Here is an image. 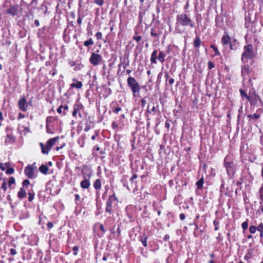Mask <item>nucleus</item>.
<instances>
[{"label":"nucleus","instance_id":"obj_34","mask_svg":"<svg viewBox=\"0 0 263 263\" xmlns=\"http://www.w3.org/2000/svg\"><path fill=\"white\" fill-rule=\"evenodd\" d=\"M257 229L260 232L263 233V223H260L257 227Z\"/></svg>","mask_w":263,"mask_h":263},{"label":"nucleus","instance_id":"obj_33","mask_svg":"<svg viewBox=\"0 0 263 263\" xmlns=\"http://www.w3.org/2000/svg\"><path fill=\"white\" fill-rule=\"evenodd\" d=\"M95 3L99 6H101L104 3V0H95Z\"/></svg>","mask_w":263,"mask_h":263},{"label":"nucleus","instance_id":"obj_18","mask_svg":"<svg viewBox=\"0 0 263 263\" xmlns=\"http://www.w3.org/2000/svg\"><path fill=\"white\" fill-rule=\"evenodd\" d=\"M26 196V191L23 189L21 188L20 190V191L17 193V197L19 198H23L25 197Z\"/></svg>","mask_w":263,"mask_h":263},{"label":"nucleus","instance_id":"obj_22","mask_svg":"<svg viewBox=\"0 0 263 263\" xmlns=\"http://www.w3.org/2000/svg\"><path fill=\"white\" fill-rule=\"evenodd\" d=\"M106 212L111 213V202L110 200L107 201L105 209Z\"/></svg>","mask_w":263,"mask_h":263},{"label":"nucleus","instance_id":"obj_59","mask_svg":"<svg viewBox=\"0 0 263 263\" xmlns=\"http://www.w3.org/2000/svg\"><path fill=\"white\" fill-rule=\"evenodd\" d=\"M100 228V230H101L103 232H105V229H104V227H103V224H101Z\"/></svg>","mask_w":263,"mask_h":263},{"label":"nucleus","instance_id":"obj_26","mask_svg":"<svg viewBox=\"0 0 263 263\" xmlns=\"http://www.w3.org/2000/svg\"><path fill=\"white\" fill-rule=\"evenodd\" d=\"M203 178H201L199 180H198L196 182V185L197 186V188L198 189H200L203 185Z\"/></svg>","mask_w":263,"mask_h":263},{"label":"nucleus","instance_id":"obj_45","mask_svg":"<svg viewBox=\"0 0 263 263\" xmlns=\"http://www.w3.org/2000/svg\"><path fill=\"white\" fill-rule=\"evenodd\" d=\"M73 251H74V253H73V254L74 255H76L77 254V251H78L79 250V247H77V246H74L73 249H72Z\"/></svg>","mask_w":263,"mask_h":263},{"label":"nucleus","instance_id":"obj_35","mask_svg":"<svg viewBox=\"0 0 263 263\" xmlns=\"http://www.w3.org/2000/svg\"><path fill=\"white\" fill-rule=\"evenodd\" d=\"M15 183V179L13 177H11L9 179V181L8 182L9 186H10V185L12 184H14Z\"/></svg>","mask_w":263,"mask_h":263},{"label":"nucleus","instance_id":"obj_36","mask_svg":"<svg viewBox=\"0 0 263 263\" xmlns=\"http://www.w3.org/2000/svg\"><path fill=\"white\" fill-rule=\"evenodd\" d=\"M151 35H152L155 37H157L158 36V34L155 32V29L153 28L151 29Z\"/></svg>","mask_w":263,"mask_h":263},{"label":"nucleus","instance_id":"obj_3","mask_svg":"<svg viewBox=\"0 0 263 263\" xmlns=\"http://www.w3.org/2000/svg\"><path fill=\"white\" fill-rule=\"evenodd\" d=\"M224 164L228 175L232 176L234 174L235 172L234 165L233 162L229 160L228 157H226L224 159Z\"/></svg>","mask_w":263,"mask_h":263},{"label":"nucleus","instance_id":"obj_2","mask_svg":"<svg viewBox=\"0 0 263 263\" xmlns=\"http://www.w3.org/2000/svg\"><path fill=\"white\" fill-rule=\"evenodd\" d=\"M127 83L128 86L132 89L134 96L135 95L136 93L139 92L140 89V85L134 78L129 77L127 79Z\"/></svg>","mask_w":263,"mask_h":263},{"label":"nucleus","instance_id":"obj_50","mask_svg":"<svg viewBox=\"0 0 263 263\" xmlns=\"http://www.w3.org/2000/svg\"><path fill=\"white\" fill-rule=\"evenodd\" d=\"M63 106L62 105H60L58 108L57 109V111L59 113V114H61L62 112V108H63Z\"/></svg>","mask_w":263,"mask_h":263},{"label":"nucleus","instance_id":"obj_30","mask_svg":"<svg viewBox=\"0 0 263 263\" xmlns=\"http://www.w3.org/2000/svg\"><path fill=\"white\" fill-rule=\"evenodd\" d=\"M14 172V170L12 167H8L7 170L6 171L7 174L11 175L13 174Z\"/></svg>","mask_w":263,"mask_h":263},{"label":"nucleus","instance_id":"obj_56","mask_svg":"<svg viewBox=\"0 0 263 263\" xmlns=\"http://www.w3.org/2000/svg\"><path fill=\"white\" fill-rule=\"evenodd\" d=\"M174 79L173 78H171V79H170L169 80H168V83H169V84L170 85H172L174 83Z\"/></svg>","mask_w":263,"mask_h":263},{"label":"nucleus","instance_id":"obj_8","mask_svg":"<svg viewBox=\"0 0 263 263\" xmlns=\"http://www.w3.org/2000/svg\"><path fill=\"white\" fill-rule=\"evenodd\" d=\"M221 43L224 45H230L231 49H233L232 45L231 44V39L227 33H225L223 34V35L221 39Z\"/></svg>","mask_w":263,"mask_h":263},{"label":"nucleus","instance_id":"obj_41","mask_svg":"<svg viewBox=\"0 0 263 263\" xmlns=\"http://www.w3.org/2000/svg\"><path fill=\"white\" fill-rule=\"evenodd\" d=\"M29 198L28 200L29 201H31L34 199V194L31 193H29Z\"/></svg>","mask_w":263,"mask_h":263},{"label":"nucleus","instance_id":"obj_46","mask_svg":"<svg viewBox=\"0 0 263 263\" xmlns=\"http://www.w3.org/2000/svg\"><path fill=\"white\" fill-rule=\"evenodd\" d=\"M33 13L31 10L29 11V13L26 15V16L28 17H33Z\"/></svg>","mask_w":263,"mask_h":263},{"label":"nucleus","instance_id":"obj_63","mask_svg":"<svg viewBox=\"0 0 263 263\" xmlns=\"http://www.w3.org/2000/svg\"><path fill=\"white\" fill-rule=\"evenodd\" d=\"M165 126L167 128L170 127V123L167 122H165Z\"/></svg>","mask_w":263,"mask_h":263},{"label":"nucleus","instance_id":"obj_37","mask_svg":"<svg viewBox=\"0 0 263 263\" xmlns=\"http://www.w3.org/2000/svg\"><path fill=\"white\" fill-rule=\"evenodd\" d=\"M208 68L210 69H212L214 67V64L212 61H209L208 63Z\"/></svg>","mask_w":263,"mask_h":263},{"label":"nucleus","instance_id":"obj_53","mask_svg":"<svg viewBox=\"0 0 263 263\" xmlns=\"http://www.w3.org/2000/svg\"><path fill=\"white\" fill-rule=\"evenodd\" d=\"M179 217H180V219L181 220H184L185 219V215L184 214L181 213V214H180Z\"/></svg>","mask_w":263,"mask_h":263},{"label":"nucleus","instance_id":"obj_55","mask_svg":"<svg viewBox=\"0 0 263 263\" xmlns=\"http://www.w3.org/2000/svg\"><path fill=\"white\" fill-rule=\"evenodd\" d=\"M53 224L52 222H49L48 223H47V227L49 228V229H51L53 227Z\"/></svg>","mask_w":263,"mask_h":263},{"label":"nucleus","instance_id":"obj_57","mask_svg":"<svg viewBox=\"0 0 263 263\" xmlns=\"http://www.w3.org/2000/svg\"><path fill=\"white\" fill-rule=\"evenodd\" d=\"M141 104H142V106L143 107H144L145 106V105L146 104V101L144 99H143L141 100Z\"/></svg>","mask_w":263,"mask_h":263},{"label":"nucleus","instance_id":"obj_5","mask_svg":"<svg viewBox=\"0 0 263 263\" xmlns=\"http://www.w3.org/2000/svg\"><path fill=\"white\" fill-rule=\"evenodd\" d=\"M102 58L101 55L96 53H92L89 58L90 63L93 65H98L102 61Z\"/></svg>","mask_w":263,"mask_h":263},{"label":"nucleus","instance_id":"obj_23","mask_svg":"<svg viewBox=\"0 0 263 263\" xmlns=\"http://www.w3.org/2000/svg\"><path fill=\"white\" fill-rule=\"evenodd\" d=\"M10 166V163L9 162H6L5 163H0V168L2 171H5L6 168H8Z\"/></svg>","mask_w":263,"mask_h":263},{"label":"nucleus","instance_id":"obj_43","mask_svg":"<svg viewBox=\"0 0 263 263\" xmlns=\"http://www.w3.org/2000/svg\"><path fill=\"white\" fill-rule=\"evenodd\" d=\"M90 129V124L87 123L84 128V131L87 132Z\"/></svg>","mask_w":263,"mask_h":263},{"label":"nucleus","instance_id":"obj_60","mask_svg":"<svg viewBox=\"0 0 263 263\" xmlns=\"http://www.w3.org/2000/svg\"><path fill=\"white\" fill-rule=\"evenodd\" d=\"M25 117V115H23V114L22 113H20L19 115H18V118L20 119H22V118H24Z\"/></svg>","mask_w":263,"mask_h":263},{"label":"nucleus","instance_id":"obj_11","mask_svg":"<svg viewBox=\"0 0 263 263\" xmlns=\"http://www.w3.org/2000/svg\"><path fill=\"white\" fill-rule=\"evenodd\" d=\"M250 72V68L248 65H244L242 66L241 73L242 76L245 77L249 74Z\"/></svg>","mask_w":263,"mask_h":263},{"label":"nucleus","instance_id":"obj_38","mask_svg":"<svg viewBox=\"0 0 263 263\" xmlns=\"http://www.w3.org/2000/svg\"><path fill=\"white\" fill-rule=\"evenodd\" d=\"M2 188L5 191H6L7 189V183L6 182L5 179H4V182H3V183L2 185Z\"/></svg>","mask_w":263,"mask_h":263},{"label":"nucleus","instance_id":"obj_12","mask_svg":"<svg viewBox=\"0 0 263 263\" xmlns=\"http://www.w3.org/2000/svg\"><path fill=\"white\" fill-rule=\"evenodd\" d=\"M81 186L84 189H88L90 186V182L89 180L84 179L81 182Z\"/></svg>","mask_w":263,"mask_h":263},{"label":"nucleus","instance_id":"obj_7","mask_svg":"<svg viewBox=\"0 0 263 263\" xmlns=\"http://www.w3.org/2000/svg\"><path fill=\"white\" fill-rule=\"evenodd\" d=\"M33 170L34 168L32 165H28L25 167V174L28 178H33L34 177Z\"/></svg>","mask_w":263,"mask_h":263},{"label":"nucleus","instance_id":"obj_48","mask_svg":"<svg viewBox=\"0 0 263 263\" xmlns=\"http://www.w3.org/2000/svg\"><path fill=\"white\" fill-rule=\"evenodd\" d=\"M137 178V174H134L133 176L130 178V180L132 182H133L134 180L136 179Z\"/></svg>","mask_w":263,"mask_h":263},{"label":"nucleus","instance_id":"obj_44","mask_svg":"<svg viewBox=\"0 0 263 263\" xmlns=\"http://www.w3.org/2000/svg\"><path fill=\"white\" fill-rule=\"evenodd\" d=\"M30 183V181L28 179L24 180L23 182V186H27L29 185Z\"/></svg>","mask_w":263,"mask_h":263},{"label":"nucleus","instance_id":"obj_19","mask_svg":"<svg viewBox=\"0 0 263 263\" xmlns=\"http://www.w3.org/2000/svg\"><path fill=\"white\" fill-rule=\"evenodd\" d=\"M93 186L96 190H99L101 187V182L100 179H97L94 184Z\"/></svg>","mask_w":263,"mask_h":263},{"label":"nucleus","instance_id":"obj_31","mask_svg":"<svg viewBox=\"0 0 263 263\" xmlns=\"http://www.w3.org/2000/svg\"><path fill=\"white\" fill-rule=\"evenodd\" d=\"M256 230H257V228L254 226H251L249 228V231L252 234L255 233Z\"/></svg>","mask_w":263,"mask_h":263},{"label":"nucleus","instance_id":"obj_13","mask_svg":"<svg viewBox=\"0 0 263 263\" xmlns=\"http://www.w3.org/2000/svg\"><path fill=\"white\" fill-rule=\"evenodd\" d=\"M157 51L154 50L151 55V61L152 63L156 64L157 63Z\"/></svg>","mask_w":263,"mask_h":263},{"label":"nucleus","instance_id":"obj_9","mask_svg":"<svg viewBox=\"0 0 263 263\" xmlns=\"http://www.w3.org/2000/svg\"><path fill=\"white\" fill-rule=\"evenodd\" d=\"M59 137L57 136L53 138H51L48 140L47 142V145L46 146V148L48 149V152L50 151L51 147L55 144V143L59 139Z\"/></svg>","mask_w":263,"mask_h":263},{"label":"nucleus","instance_id":"obj_16","mask_svg":"<svg viewBox=\"0 0 263 263\" xmlns=\"http://www.w3.org/2000/svg\"><path fill=\"white\" fill-rule=\"evenodd\" d=\"M201 43V40L199 36L196 37L194 41V46L195 48L199 47Z\"/></svg>","mask_w":263,"mask_h":263},{"label":"nucleus","instance_id":"obj_32","mask_svg":"<svg viewBox=\"0 0 263 263\" xmlns=\"http://www.w3.org/2000/svg\"><path fill=\"white\" fill-rule=\"evenodd\" d=\"M252 250H248V252L247 253V254L245 256V258L246 259H250L251 258V257H252Z\"/></svg>","mask_w":263,"mask_h":263},{"label":"nucleus","instance_id":"obj_29","mask_svg":"<svg viewBox=\"0 0 263 263\" xmlns=\"http://www.w3.org/2000/svg\"><path fill=\"white\" fill-rule=\"evenodd\" d=\"M211 48L213 49L215 52V55H218L220 54V52L218 51V48L214 45H211Z\"/></svg>","mask_w":263,"mask_h":263},{"label":"nucleus","instance_id":"obj_10","mask_svg":"<svg viewBox=\"0 0 263 263\" xmlns=\"http://www.w3.org/2000/svg\"><path fill=\"white\" fill-rule=\"evenodd\" d=\"M18 12V6L13 5L10 7V8L7 10V12L12 16H15L17 14Z\"/></svg>","mask_w":263,"mask_h":263},{"label":"nucleus","instance_id":"obj_64","mask_svg":"<svg viewBox=\"0 0 263 263\" xmlns=\"http://www.w3.org/2000/svg\"><path fill=\"white\" fill-rule=\"evenodd\" d=\"M97 135H97V134H96V135H95L92 136L91 137V139H92V140H95V139H96V136H97Z\"/></svg>","mask_w":263,"mask_h":263},{"label":"nucleus","instance_id":"obj_24","mask_svg":"<svg viewBox=\"0 0 263 263\" xmlns=\"http://www.w3.org/2000/svg\"><path fill=\"white\" fill-rule=\"evenodd\" d=\"M94 43L92 39L90 38L88 40L84 42V45L86 47H88L89 46L92 45Z\"/></svg>","mask_w":263,"mask_h":263},{"label":"nucleus","instance_id":"obj_51","mask_svg":"<svg viewBox=\"0 0 263 263\" xmlns=\"http://www.w3.org/2000/svg\"><path fill=\"white\" fill-rule=\"evenodd\" d=\"M77 110H78V108H76V106H74V110H73V111L72 112L73 116H74V117L76 116L77 114Z\"/></svg>","mask_w":263,"mask_h":263},{"label":"nucleus","instance_id":"obj_20","mask_svg":"<svg viewBox=\"0 0 263 263\" xmlns=\"http://www.w3.org/2000/svg\"><path fill=\"white\" fill-rule=\"evenodd\" d=\"M247 117L250 119V120H256L260 118V115L254 114L253 115H249ZM251 121V120H250Z\"/></svg>","mask_w":263,"mask_h":263},{"label":"nucleus","instance_id":"obj_58","mask_svg":"<svg viewBox=\"0 0 263 263\" xmlns=\"http://www.w3.org/2000/svg\"><path fill=\"white\" fill-rule=\"evenodd\" d=\"M34 24L36 26H39L40 25V22L37 20H35L34 21Z\"/></svg>","mask_w":263,"mask_h":263},{"label":"nucleus","instance_id":"obj_39","mask_svg":"<svg viewBox=\"0 0 263 263\" xmlns=\"http://www.w3.org/2000/svg\"><path fill=\"white\" fill-rule=\"evenodd\" d=\"M259 195H260V198L263 200V187H261L260 188L259 191Z\"/></svg>","mask_w":263,"mask_h":263},{"label":"nucleus","instance_id":"obj_21","mask_svg":"<svg viewBox=\"0 0 263 263\" xmlns=\"http://www.w3.org/2000/svg\"><path fill=\"white\" fill-rule=\"evenodd\" d=\"M240 93L241 96H244L248 100H249L251 104L253 103L252 101H251V98L247 95L245 90H243V89H240Z\"/></svg>","mask_w":263,"mask_h":263},{"label":"nucleus","instance_id":"obj_25","mask_svg":"<svg viewBox=\"0 0 263 263\" xmlns=\"http://www.w3.org/2000/svg\"><path fill=\"white\" fill-rule=\"evenodd\" d=\"M71 87H76L77 88H81L82 87V83L81 82H77V83H72L70 84Z\"/></svg>","mask_w":263,"mask_h":263},{"label":"nucleus","instance_id":"obj_42","mask_svg":"<svg viewBox=\"0 0 263 263\" xmlns=\"http://www.w3.org/2000/svg\"><path fill=\"white\" fill-rule=\"evenodd\" d=\"M102 34L101 32H98L96 34V36L97 37V39L99 40H100L102 38Z\"/></svg>","mask_w":263,"mask_h":263},{"label":"nucleus","instance_id":"obj_15","mask_svg":"<svg viewBox=\"0 0 263 263\" xmlns=\"http://www.w3.org/2000/svg\"><path fill=\"white\" fill-rule=\"evenodd\" d=\"M48 170L49 168L46 165L42 164L39 167V171L43 174H47Z\"/></svg>","mask_w":263,"mask_h":263},{"label":"nucleus","instance_id":"obj_6","mask_svg":"<svg viewBox=\"0 0 263 263\" xmlns=\"http://www.w3.org/2000/svg\"><path fill=\"white\" fill-rule=\"evenodd\" d=\"M18 104L20 110L23 111H26L27 110L28 103L24 98H22L19 100Z\"/></svg>","mask_w":263,"mask_h":263},{"label":"nucleus","instance_id":"obj_4","mask_svg":"<svg viewBox=\"0 0 263 263\" xmlns=\"http://www.w3.org/2000/svg\"><path fill=\"white\" fill-rule=\"evenodd\" d=\"M177 22L182 26H186L191 22L186 14H181L177 16Z\"/></svg>","mask_w":263,"mask_h":263},{"label":"nucleus","instance_id":"obj_47","mask_svg":"<svg viewBox=\"0 0 263 263\" xmlns=\"http://www.w3.org/2000/svg\"><path fill=\"white\" fill-rule=\"evenodd\" d=\"M121 110V107H116L114 110L113 112L115 114H118L120 111Z\"/></svg>","mask_w":263,"mask_h":263},{"label":"nucleus","instance_id":"obj_62","mask_svg":"<svg viewBox=\"0 0 263 263\" xmlns=\"http://www.w3.org/2000/svg\"><path fill=\"white\" fill-rule=\"evenodd\" d=\"M75 198H76V200H79L80 199V196H79V195H78V194H76V195H75Z\"/></svg>","mask_w":263,"mask_h":263},{"label":"nucleus","instance_id":"obj_28","mask_svg":"<svg viewBox=\"0 0 263 263\" xmlns=\"http://www.w3.org/2000/svg\"><path fill=\"white\" fill-rule=\"evenodd\" d=\"M40 145L42 148V152L43 154H47L48 153V149L46 148V146L42 143H40Z\"/></svg>","mask_w":263,"mask_h":263},{"label":"nucleus","instance_id":"obj_27","mask_svg":"<svg viewBox=\"0 0 263 263\" xmlns=\"http://www.w3.org/2000/svg\"><path fill=\"white\" fill-rule=\"evenodd\" d=\"M140 241H141L144 247L147 246V237L145 236H143V237H141L140 238Z\"/></svg>","mask_w":263,"mask_h":263},{"label":"nucleus","instance_id":"obj_52","mask_svg":"<svg viewBox=\"0 0 263 263\" xmlns=\"http://www.w3.org/2000/svg\"><path fill=\"white\" fill-rule=\"evenodd\" d=\"M16 251L14 249H10V253L12 255H14L16 254Z\"/></svg>","mask_w":263,"mask_h":263},{"label":"nucleus","instance_id":"obj_54","mask_svg":"<svg viewBox=\"0 0 263 263\" xmlns=\"http://www.w3.org/2000/svg\"><path fill=\"white\" fill-rule=\"evenodd\" d=\"M147 111L149 112H156V108L155 107V106H153L152 107V108L151 109V110H149L148 109L147 110Z\"/></svg>","mask_w":263,"mask_h":263},{"label":"nucleus","instance_id":"obj_17","mask_svg":"<svg viewBox=\"0 0 263 263\" xmlns=\"http://www.w3.org/2000/svg\"><path fill=\"white\" fill-rule=\"evenodd\" d=\"M165 57V54L162 51H160L158 57V59L161 63H163L164 62Z\"/></svg>","mask_w":263,"mask_h":263},{"label":"nucleus","instance_id":"obj_61","mask_svg":"<svg viewBox=\"0 0 263 263\" xmlns=\"http://www.w3.org/2000/svg\"><path fill=\"white\" fill-rule=\"evenodd\" d=\"M77 23L79 24H81L82 23V18L81 17H79L77 20Z\"/></svg>","mask_w":263,"mask_h":263},{"label":"nucleus","instance_id":"obj_49","mask_svg":"<svg viewBox=\"0 0 263 263\" xmlns=\"http://www.w3.org/2000/svg\"><path fill=\"white\" fill-rule=\"evenodd\" d=\"M133 39L136 41L137 42H139L141 39V36H134Z\"/></svg>","mask_w":263,"mask_h":263},{"label":"nucleus","instance_id":"obj_14","mask_svg":"<svg viewBox=\"0 0 263 263\" xmlns=\"http://www.w3.org/2000/svg\"><path fill=\"white\" fill-rule=\"evenodd\" d=\"M15 138L14 136L11 134H7L6 139L5 140V142L7 143H13L14 142Z\"/></svg>","mask_w":263,"mask_h":263},{"label":"nucleus","instance_id":"obj_40","mask_svg":"<svg viewBox=\"0 0 263 263\" xmlns=\"http://www.w3.org/2000/svg\"><path fill=\"white\" fill-rule=\"evenodd\" d=\"M248 227V223L247 221H245L242 223V228L243 230L247 229Z\"/></svg>","mask_w":263,"mask_h":263},{"label":"nucleus","instance_id":"obj_1","mask_svg":"<svg viewBox=\"0 0 263 263\" xmlns=\"http://www.w3.org/2000/svg\"><path fill=\"white\" fill-rule=\"evenodd\" d=\"M243 49L244 51L242 53L241 60L245 63L246 59H252L255 56V53L253 50V46L251 44L245 46Z\"/></svg>","mask_w":263,"mask_h":263}]
</instances>
